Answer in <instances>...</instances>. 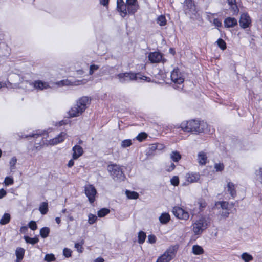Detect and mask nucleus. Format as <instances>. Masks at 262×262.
<instances>
[{"label":"nucleus","instance_id":"20","mask_svg":"<svg viewBox=\"0 0 262 262\" xmlns=\"http://www.w3.org/2000/svg\"><path fill=\"white\" fill-rule=\"evenodd\" d=\"M116 177L119 181H123L125 179V176L123 172L122 166L116 165Z\"/></svg>","mask_w":262,"mask_h":262},{"label":"nucleus","instance_id":"33","mask_svg":"<svg viewBox=\"0 0 262 262\" xmlns=\"http://www.w3.org/2000/svg\"><path fill=\"white\" fill-rule=\"evenodd\" d=\"M110 212L108 209L103 208L99 210L97 212V215L100 217H103Z\"/></svg>","mask_w":262,"mask_h":262},{"label":"nucleus","instance_id":"23","mask_svg":"<svg viewBox=\"0 0 262 262\" xmlns=\"http://www.w3.org/2000/svg\"><path fill=\"white\" fill-rule=\"evenodd\" d=\"M195 206L196 207H199V211L198 213L203 211V210L206 207L207 203L206 201L203 199H199L195 203Z\"/></svg>","mask_w":262,"mask_h":262},{"label":"nucleus","instance_id":"56","mask_svg":"<svg viewBox=\"0 0 262 262\" xmlns=\"http://www.w3.org/2000/svg\"><path fill=\"white\" fill-rule=\"evenodd\" d=\"M213 23L217 27H220L222 26V22L218 18H214Z\"/></svg>","mask_w":262,"mask_h":262},{"label":"nucleus","instance_id":"14","mask_svg":"<svg viewBox=\"0 0 262 262\" xmlns=\"http://www.w3.org/2000/svg\"><path fill=\"white\" fill-rule=\"evenodd\" d=\"M73 154L72 158L73 159H77L83 154V148L78 145H75L72 148Z\"/></svg>","mask_w":262,"mask_h":262},{"label":"nucleus","instance_id":"37","mask_svg":"<svg viewBox=\"0 0 262 262\" xmlns=\"http://www.w3.org/2000/svg\"><path fill=\"white\" fill-rule=\"evenodd\" d=\"M17 158L15 157H13L10 161L9 164L10 170L11 171H12L16 168L15 165L17 162Z\"/></svg>","mask_w":262,"mask_h":262},{"label":"nucleus","instance_id":"5","mask_svg":"<svg viewBox=\"0 0 262 262\" xmlns=\"http://www.w3.org/2000/svg\"><path fill=\"white\" fill-rule=\"evenodd\" d=\"M118 78L121 82L129 81L133 80H138V79H144L140 77V74H135L134 73H126L119 74L118 75Z\"/></svg>","mask_w":262,"mask_h":262},{"label":"nucleus","instance_id":"7","mask_svg":"<svg viewBox=\"0 0 262 262\" xmlns=\"http://www.w3.org/2000/svg\"><path fill=\"white\" fill-rule=\"evenodd\" d=\"M173 213L177 217L180 219L186 220L189 217L188 212L180 207H174Z\"/></svg>","mask_w":262,"mask_h":262},{"label":"nucleus","instance_id":"27","mask_svg":"<svg viewBox=\"0 0 262 262\" xmlns=\"http://www.w3.org/2000/svg\"><path fill=\"white\" fill-rule=\"evenodd\" d=\"M170 219V215L167 213H163L159 217V221L161 223L165 224L167 223Z\"/></svg>","mask_w":262,"mask_h":262},{"label":"nucleus","instance_id":"21","mask_svg":"<svg viewBox=\"0 0 262 262\" xmlns=\"http://www.w3.org/2000/svg\"><path fill=\"white\" fill-rule=\"evenodd\" d=\"M198 161L200 165H205L207 161L206 154L203 151L199 152L198 155Z\"/></svg>","mask_w":262,"mask_h":262},{"label":"nucleus","instance_id":"16","mask_svg":"<svg viewBox=\"0 0 262 262\" xmlns=\"http://www.w3.org/2000/svg\"><path fill=\"white\" fill-rule=\"evenodd\" d=\"M227 191L230 193L232 198H235L236 195V186L231 182H229L227 185Z\"/></svg>","mask_w":262,"mask_h":262},{"label":"nucleus","instance_id":"29","mask_svg":"<svg viewBox=\"0 0 262 262\" xmlns=\"http://www.w3.org/2000/svg\"><path fill=\"white\" fill-rule=\"evenodd\" d=\"M50 233V229L48 227H45L40 230V235L43 238L47 237Z\"/></svg>","mask_w":262,"mask_h":262},{"label":"nucleus","instance_id":"3","mask_svg":"<svg viewBox=\"0 0 262 262\" xmlns=\"http://www.w3.org/2000/svg\"><path fill=\"white\" fill-rule=\"evenodd\" d=\"M210 224V219L206 216H202L192 225V230L195 235L201 234Z\"/></svg>","mask_w":262,"mask_h":262},{"label":"nucleus","instance_id":"35","mask_svg":"<svg viewBox=\"0 0 262 262\" xmlns=\"http://www.w3.org/2000/svg\"><path fill=\"white\" fill-rule=\"evenodd\" d=\"M181 157L180 154L177 151H172L170 154L171 159L174 162H178Z\"/></svg>","mask_w":262,"mask_h":262},{"label":"nucleus","instance_id":"22","mask_svg":"<svg viewBox=\"0 0 262 262\" xmlns=\"http://www.w3.org/2000/svg\"><path fill=\"white\" fill-rule=\"evenodd\" d=\"M48 136V133L46 131H37L36 133H32L28 135H26L24 137L21 136V138H29V137H33V138H37L39 136Z\"/></svg>","mask_w":262,"mask_h":262},{"label":"nucleus","instance_id":"30","mask_svg":"<svg viewBox=\"0 0 262 262\" xmlns=\"http://www.w3.org/2000/svg\"><path fill=\"white\" fill-rule=\"evenodd\" d=\"M125 193L129 199H136L139 197V194L135 191L126 190Z\"/></svg>","mask_w":262,"mask_h":262},{"label":"nucleus","instance_id":"12","mask_svg":"<svg viewBox=\"0 0 262 262\" xmlns=\"http://www.w3.org/2000/svg\"><path fill=\"white\" fill-rule=\"evenodd\" d=\"M67 136V135L66 133L61 132L57 136L51 139L49 143L50 145H56L62 142L66 139Z\"/></svg>","mask_w":262,"mask_h":262},{"label":"nucleus","instance_id":"44","mask_svg":"<svg viewBox=\"0 0 262 262\" xmlns=\"http://www.w3.org/2000/svg\"><path fill=\"white\" fill-rule=\"evenodd\" d=\"M4 183L6 186L11 185L14 183L13 179L10 177H6L4 180Z\"/></svg>","mask_w":262,"mask_h":262},{"label":"nucleus","instance_id":"6","mask_svg":"<svg viewBox=\"0 0 262 262\" xmlns=\"http://www.w3.org/2000/svg\"><path fill=\"white\" fill-rule=\"evenodd\" d=\"M84 191L90 203H93L95 201V196L97 194V190L95 187L91 184L85 186Z\"/></svg>","mask_w":262,"mask_h":262},{"label":"nucleus","instance_id":"11","mask_svg":"<svg viewBox=\"0 0 262 262\" xmlns=\"http://www.w3.org/2000/svg\"><path fill=\"white\" fill-rule=\"evenodd\" d=\"M148 59L151 63H159L162 60V55L158 52H151L148 55Z\"/></svg>","mask_w":262,"mask_h":262},{"label":"nucleus","instance_id":"28","mask_svg":"<svg viewBox=\"0 0 262 262\" xmlns=\"http://www.w3.org/2000/svg\"><path fill=\"white\" fill-rule=\"evenodd\" d=\"M24 239L25 240L27 243L32 245H34L37 243L39 241V239L37 237H30L27 235L24 236Z\"/></svg>","mask_w":262,"mask_h":262},{"label":"nucleus","instance_id":"63","mask_svg":"<svg viewBox=\"0 0 262 262\" xmlns=\"http://www.w3.org/2000/svg\"><path fill=\"white\" fill-rule=\"evenodd\" d=\"M75 159H73V158L72 159H71L70 160H69L68 164H67V166L68 167H72L74 164V160Z\"/></svg>","mask_w":262,"mask_h":262},{"label":"nucleus","instance_id":"18","mask_svg":"<svg viewBox=\"0 0 262 262\" xmlns=\"http://www.w3.org/2000/svg\"><path fill=\"white\" fill-rule=\"evenodd\" d=\"M214 208L229 210V203L226 201H218L215 203Z\"/></svg>","mask_w":262,"mask_h":262},{"label":"nucleus","instance_id":"40","mask_svg":"<svg viewBox=\"0 0 262 262\" xmlns=\"http://www.w3.org/2000/svg\"><path fill=\"white\" fill-rule=\"evenodd\" d=\"M218 46L223 50H224L226 48V43L225 41L221 39H219L216 41Z\"/></svg>","mask_w":262,"mask_h":262},{"label":"nucleus","instance_id":"54","mask_svg":"<svg viewBox=\"0 0 262 262\" xmlns=\"http://www.w3.org/2000/svg\"><path fill=\"white\" fill-rule=\"evenodd\" d=\"M220 214L221 215V216L225 218H227L229 216V212L228 210H222L221 211H220Z\"/></svg>","mask_w":262,"mask_h":262},{"label":"nucleus","instance_id":"10","mask_svg":"<svg viewBox=\"0 0 262 262\" xmlns=\"http://www.w3.org/2000/svg\"><path fill=\"white\" fill-rule=\"evenodd\" d=\"M251 25V19L247 13H243L241 15L239 25L243 28L249 27Z\"/></svg>","mask_w":262,"mask_h":262},{"label":"nucleus","instance_id":"59","mask_svg":"<svg viewBox=\"0 0 262 262\" xmlns=\"http://www.w3.org/2000/svg\"><path fill=\"white\" fill-rule=\"evenodd\" d=\"M7 194L6 191L3 189L2 188L0 189V199L3 198Z\"/></svg>","mask_w":262,"mask_h":262},{"label":"nucleus","instance_id":"48","mask_svg":"<svg viewBox=\"0 0 262 262\" xmlns=\"http://www.w3.org/2000/svg\"><path fill=\"white\" fill-rule=\"evenodd\" d=\"M83 244V242L81 243H76L75 244V248L77 249V251L79 253H82L83 252V247L82 245Z\"/></svg>","mask_w":262,"mask_h":262},{"label":"nucleus","instance_id":"57","mask_svg":"<svg viewBox=\"0 0 262 262\" xmlns=\"http://www.w3.org/2000/svg\"><path fill=\"white\" fill-rule=\"evenodd\" d=\"M228 4L229 5L232 7V8L234 9V8H237V6L235 4L236 1L235 0H227Z\"/></svg>","mask_w":262,"mask_h":262},{"label":"nucleus","instance_id":"42","mask_svg":"<svg viewBox=\"0 0 262 262\" xmlns=\"http://www.w3.org/2000/svg\"><path fill=\"white\" fill-rule=\"evenodd\" d=\"M132 144V140L130 139H126L122 141L121 145L122 148H125L130 146Z\"/></svg>","mask_w":262,"mask_h":262},{"label":"nucleus","instance_id":"19","mask_svg":"<svg viewBox=\"0 0 262 262\" xmlns=\"http://www.w3.org/2000/svg\"><path fill=\"white\" fill-rule=\"evenodd\" d=\"M25 250L24 248L21 247H18L16 248L15 251V255L16 256V262H20L23 259Z\"/></svg>","mask_w":262,"mask_h":262},{"label":"nucleus","instance_id":"60","mask_svg":"<svg viewBox=\"0 0 262 262\" xmlns=\"http://www.w3.org/2000/svg\"><path fill=\"white\" fill-rule=\"evenodd\" d=\"M135 4H138L137 0H127L126 4V5H135Z\"/></svg>","mask_w":262,"mask_h":262},{"label":"nucleus","instance_id":"25","mask_svg":"<svg viewBox=\"0 0 262 262\" xmlns=\"http://www.w3.org/2000/svg\"><path fill=\"white\" fill-rule=\"evenodd\" d=\"M11 220V215L8 213H5L0 220V224L5 225L8 224Z\"/></svg>","mask_w":262,"mask_h":262},{"label":"nucleus","instance_id":"32","mask_svg":"<svg viewBox=\"0 0 262 262\" xmlns=\"http://www.w3.org/2000/svg\"><path fill=\"white\" fill-rule=\"evenodd\" d=\"M166 19L165 16L161 15L157 19V23L161 26H165L166 24Z\"/></svg>","mask_w":262,"mask_h":262},{"label":"nucleus","instance_id":"45","mask_svg":"<svg viewBox=\"0 0 262 262\" xmlns=\"http://www.w3.org/2000/svg\"><path fill=\"white\" fill-rule=\"evenodd\" d=\"M88 222L90 224H93L96 221L97 217L96 215L90 214L88 216Z\"/></svg>","mask_w":262,"mask_h":262},{"label":"nucleus","instance_id":"31","mask_svg":"<svg viewBox=\"0 0 262 262\" xmlns=\"http://www.w3.org/2000/svg\"><path fill=\"white\" fill-rule=\"evenodd\" d=\"M192 252L195 255H200L204 252L203 249L199 245H194L192 247Z\"/></svg>","mask_w":262,"mask_h":262},{"label":"nucleus","instance_id":"50","mask_svg":"<svg viewBox=\"0 0 262 262\" xmlns=\"http://www.w3.org/2000/svg\"><path fill=\"white\" fill-rule=\"evenodd\" d=\"M171 184L173 186H178L179 183V179L178 177L174 176L170 180Z\"/></svg>","mask_w":262,"mask_h":262},{"label":"nucleus","instance_id":"61","mask_svg":"<svg viewBox=\"0 0 262 262\" xmlns=\"http://www.w3.org/2000/svg\"><path fill=\"white\" fill-rule=\"evenodd\" d=\"M67 81L65 80H61L60 81L57 82L56 84L59 86H62L67 85Z\"/></svg>","mask_w":262,"mask_h":262},{"label":"nucleus","instance_id":"51","mask_svg":"<svg viewBox=\"0 0 262 262\" xmlns=\"http://www.w3.org/2000/svg\"><path fill=\"white\" fill-rule=\"evenodd\" d=\"M147 135L146 133H141L137 136L136 138L138 141H142L147 137Z\"/></svg>","mask_w":262,"mask_h":262},{"label":"nucleus","instance_id":"47","mask_svg":"<svg viewBox=\"0 0 262 262\" xmlns=\"http://www.w3.org/2000/svg\"><path fill=\"white\" fill-rule=\"evenodd\" d=\"M72 251L68 248H64L63 250V255L67 258L71 256Z\"/></svg>","mask_w":262,"mask_h":262},{"label":"nucleus","instance_id":"52","mask_svg":"<svg viewBox=\"0 0 262 262\" xmlns=\"http://www.w3.org/2000/svg\"><path fill=\"white\" fill-rule=\"evenodd\" d=\"M99 67L98 65L92 64L90 67L89 74L92 75L94 72L99 69Z\"/></svg>","mask_w":262,"mask_h":262},{"label":"nucleus","instance_id":"2","mask_svg":"<svg viewBox=\"0 0 262 262\" xmlns=\"http://www.w3.org/2000/svg\"><path fill=\"white\" fill-rule=\"evenodd\" d=\"M91 99L87 96H83L78 99L76 103L69 111L70 117H78L88 108L91 103Z\"/></svg>","mask_w":262,"mask_h":262},{"label":"nucleus","instance_id":"41","mask_svg":"<svg viewBox=\"0 0 262 262\" xmlns=\"http://www.w3.org/2000/svg\"><path fill=\"white\" fill-rule=\"evenodd\" d=\"M44 259L47 262H51L55 260V257L53 254H47Z\"/></svg>","mask_w":262,"mask_h":262},{"label":"nucleus","instance_id":"62","mask_svg":"<svg viewBox=\"0 0 262 262\" xmlns=\"http://www.w3.org/2000/svg\"><path fill=\"white\" fill-rule=\"evenodd\" d=\"M28 231V227L27 226H22L20 229L21 233H26Z\"/></svg>","mask_w":262,"mask_h":262},{"label":"nucleus","instance_id":"55","mask_svg":"<svg viewBox=\"0 0 262 262\" xmlns=\"http://www.w3.org/2000/svg\"><path fill=\"white\" fill-rule=\"evenodd\" d=\"M110 0H99V4L105 8H108Z\"/></svg>","mask_w":262,"mask_h":262},{"label":"nucleus","instance_id":"1","mask_svg":"<svg viewBox=\"0 0 262 262\" xmlns=\"http://www.w3.org/2000/svg\"><path fill=\"white\" fill-rule=\"evenodd\" d=\"M182 130L186 132H192L194 134L206 132L208 131V124L204 121L196 120L183 121L180 126Z\"/></svg>","mask_w":262,"mask_h":262},{"label":"nucleus","instance_id":"17","mask_svg":"<svg viewBox=\"0 0 262 262\" xmlns=\"http://www.w3.org/2000/svg\"><path fill=\"white\" fill-rule=\"evenodd\" d=\"M237 24V20L233 17H227L224 20V25L227 28L233 27Z\"/></svg>","mask_w":262,"mask_h":262},{"label":"nucleus","instance_id":"58","mask_svg":"<svg viewBox=\"0 0 262 262\" xmlns=\"http://www.w3.org/2000/svg\"><path fill=\"white\" fill-rule=\"evenodd\" d=\"M149 150L151 151H154L157 150V144H152L149 145Z\"/></svg>","mask_w":262,"mask_h":262},{"label":"nucleus","instance_id":"4","mask_svg":"<svg viewBox=\"0 0 262 262\" xmlns=\"http://www.w3.org/2000/svg\"><path fill=\"white\" fill-rule=\"evenodd\" d=\"M178 249L177 245L170 246L162 255L159 257L157 262H169L175 256Z\"/></svg>","mask_w":262,"mask_h":262},{"label":"nucleus","instance_id":"9","mask_svg":"<svg viewBox=\"0 0 262 262\" xmlns=\"http://www.w3.org/2000/svg\"><path fill=\"white\" fill-rule=\"evenodd\" d=\"M32 85L35 89L40 91H42L50 88L48 82L40 80H35L32 83Z\"/></svg>","mask_w":262,"mask_h":262},{"label":"nucleus","instance_id":"43","mask_svg":"<svg viewBox=\"0 0 262 262\" xmlns=\"http://www.w3.org/2000/svg\"><path fill=\"white\" fill-rule=\"evenodd\" d=\"M107 170L108 172L112 176L113 179H114L115 175V164H110L107 166Z\"/></svg>","mask_w":262,"mask_h":262},{"label":"nucleus","instance_id":"13","mask_svg":"<svg viewBox=\"0 0 262 262\" xmlns=\"http://www.w3.org/2000/svg\"><path fill=\"white\" fill-rule=\"evenodd\" d=\"M117 10L120 12L121 16L124 17L127 15L126 6L122 0H117Z\"/></svg>","mask_w":262,"mask_h":262},{"label":"nucleus","instance_id":"38","mask_svg":"<svg viewBox=\"0 0 262 262\" xmlns=\"http://www.w3.org/2000/svg\"><path fill=\"white\" fill-rule=\"evenodd\" d=\"M241 257L245 262H249L253 259L252 255L247 253H243L241 255Z\"/></svg>","mask_w":262,"mask_h":262},{"label":"nucleus","instance_id":"39","mask_svg":"<svg viewBox=\"0 0 262 262\" xmlns=\"http://www.w3.org/2000/svg\"><path fill=\"white\" fill-rule=\"evenodd\" d=\"M256 180L262 184V168L256 171Z\"/></svg>","mask_w":262,"mask_h":262},{"label":"nucleus","instance_id":"34","mask_svg":"<svg viewBox=\"0 0 262 262\" xmlns=\"http://www.w3.org/2000/svg\"><path fill=\"white\" fill-rule=\"evenodd\" d=\"M185 7L190 10H193L194 9L195 5L192 0H186L185 2Z\"/></svg>","mask_w":262,"mask_h":262},{"label":"nucleus","instance_id":"64","mask_svg":"<svg viewBox=\"0 0 262 262\" xmlns=\"http://www.w3.org/2000/svg\"><path fill=\"white\" fill-rule=\"evenodd\" d=\"M174 168H175V165L173 163H170V166L168 168L167 170L168 171H171L172 170H173L174 169Z\"/></svg>","mask_w":262,"mask_h":262},{"label":"nucleus","instance_id":"8","mask_svg":"<svg viewBox=\"0 0 262 262\" xmlns=\"http://www.w3.org/2000/svg\"><path fill=\"white\" fill-rule=\"evenodd\" d=\"M171 79L174 83L178 84H181L184 82V78L178 68L174 69L171 73Z\"/></svg>","mask_w":262,"mask_h":262},{"label":"nucleus","instance_id":"15","mask_svg":"<svg viewBox=\"0 0 262 262\" xmlns=\"http://www.w3.org/2000/svg\"><path fill=\"white\" fill-rule=\"evenodd\" d=\"M186 180L189 183H194L198 181L200 179V174L198 173H188L186 174Z\"/></svg>","mask_w":262,"mask_h":262},{"label":"nucleus","instance_id":"24","mask_svg":"<svg viewBox=\"0 0 262 262\" xmlns=\"http://www.w3.org/2000/svg\"><path fill=\"white\" fill-rule=\"evenodd\" d=\"M127 14H134L139 9V5L138 4L135 5H126Z\"/></svg>","mask_w":262,"mask_h":262},{"label":"nucleus","instance_id":"26","mask_svg":"<svg viewBox=\"0 0 262 262\" xmlns=\"http://www.w3.org/2000/svg\"><path fill=\"white\" fill-rule=\"evenodd\" d=\"M39 210L42 215L47 214L48 211V204L47 202H42L39 207Z\"/></svg>","mask_w":262,"mask_h":262},{"label":"nucleus","instance_id":"46","mask_svg":"<svg viewBox=\"0 0 262 262\" xmlns=\"http://www.w3.org/2000/svg\"><path fill=\"white\" fill-rule=\"evenodd\" d=\"M214 169L216 171H222L224 169V165L223 163H215Z\"/></svg>","mask_w":262,"mask_h":262},{"label":"nucleus","instance_id":"49","mask_svg":"<svg viewBox=\"0 0 262 262\" xmlns=\"http://www.w3.org/2000/svg\"><path fill=\"white\" fill-rule=\"evenodd\" d=\"M28 227L32 230H35L37 228V224L34 221H31L29 222Z\"/></svg>","mask_w":262,"mask_h":262},{"label":"nucleus","instance_id":"53","mask_svg":"<svg viewBox=\"0 0 262 262\" xmlns=\"http://www.w3.org/2000/svg\"><path fill=\"white\" fill-rule=\"evenodd\" d=\"M156 237L153 234L148 236V242L150 244H154L156 242Z\"/></svg>","mask_w":262,"mask_h":262},{"label":"nucleus","instance_id":"36","mask_svg":"<svg viewBox=\"0 0 262 262\" xmlns=\"http://www.w3.org/2000/svg\"><path fill=\"white\" fill-rule=\"evenodd\" d=\"M146 237V235L145 232L143 231H140L138 233V242L140 244H143Z\"/></svg>","mask_w":262,"mask_h":262}]
</instances>
